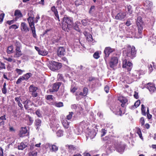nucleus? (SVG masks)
Returning <instances> with one entry per match:
<instances>
[{"label": "nucleus", "mask_w": 156, "mask_h": 156, "mask_svg": "<svg viewBox=\"0 0 156 156\" xmlns=\"http://www.w3.org/2000/svg\"><path fill=\"white\" fill-rule=\"evenodd\" d=\"M123 49L124 50L123 51V54L125 57L133 59L136 56V51L134 46L131 47L129 45H127Z\"/></svg>", "instance_id": "f257e3e1"}, {"label": "nucleus", "mask_w": 156, "mask_h": 156, "mask_svg": "<svg viewBox=\"0 0 156 156\" xmlns=\"http://www.w3.org/2000/svg\"><path fill=\"white\" fill-rule=\"evenodd\" d=\"M136 24L138 27V33L139 35H141L142 33L143 23L140 16L137 17Z\"/></svg>", "instance_id": "f03ea898"}, {"label": "nucleus", "mask_w": 156, "mask_h": 156, "mask_svg": "<svg viewBox=\"0 0 156 156\" xmlns=\"http://www.w3.org/2000/svg\"><path fill=\"white\" fill-rule=\"evenodd\" d=\"M61 66V63L52 61L51 62L50 68L51 70L55 71L59 69Z\"/></svg>", "instance_id": "7ed1b4c3"}, {"label": "nucleus", "mask_w": 156, "mask_h": 156, "mask_svg": "<svg viewBox=\"0 0 156 156\" xmlns=\"http://www.w3.org/2000/svg\"><path fill=\"white\" fill-rule=\"evenodd\" d=\"M122 67L126 69L128 71H130L132 68L133 64L129 61H127L126 59H124L122 62Z\"/></svg>", "instance_id": "20e7f679"}, {"label": "nucleus", "mask_w": 156, "mask_h": 156, "mask_svg": "<svg viewBox=\"0 0 156 156\" xmlns=\"http://www.w3.org/2000/svg\"><path fill=\"white\" fill-rule=\"evenodd\" d=\"M38 88L33 85H31L29 88V91L33 97H36L37 96V91Z\"/></svg>", "instance_id": "39448f33"}, {"label": "nucleus", "mask_w": 156, "mask_h": 156, "mask_svg": "<svg viewBox=\"0 0 156 156\" xmlns=\"http://www.w3.org/2000/svg\"><path fill=\"white\" fill-rule=\"evenodd\" d=\"M111 109L115 114L120 115H122V112L120 110L119 106L118 105H116L112 106Z\"/></svg>", "instance_id": "423d86ee"}, {"label": "nucleus", "mask_w": 156, "mask_h": 156, "mask_svg": "<svg viewBox=\"0 0 156 156\" xmlns=\"http://www.w3.org/2000/svg\"><path fill=\"white\" fill-rule=\"evenodd\" d=\"M110 62V67L113 68L116 66L118 62V59L117 57L112 56L111 58Z\"/></svg>", "instance_id": "0eeeda50"}, {"label": "nucleus", "mask_w": 156, "mask_h": 156, "mask_svg": "<svg viewBox=\"0 0 156 156\" xmlns=\"http://www.w3.org/2000/svg\"><path fill=\"white\" fill-rule=\"evenodd\" d=\"M147 88L149 90L151 94H152L156 91V88L154 84L148 83L146 86Z\"/></svg>", "instance_id": "6e6552de"}, {"label": "nucleus", "mask_w": 156, "mask_h": 156, "mask_svg": "<svg viewBox=\"0 0 156 156\" xmlns=\"http://www.w3.org/2000/svg\"><path fill=\"white\" fill-rule=\"evenodd\" d=\"M115 49L114 48H112L110 47H106L105 48L104 52L106 57H108L110 54L114 51Z\"/></svg>", "instance_id": "1a4fd4ad"}, {"label": "nucleus", "mask_w": 156, "mask_h": 156, "mask_svg": "<svg viewBox=\"0 0 156 156\" xmlns=\"http://www.w3.org/2000/svg\"><path fill=\"white\" fill-rule=\"evenodd\" d=\"M126 15V13L125 12H120L117 14L115 16V19L119 20H122L124 19Z\"/></svg>", "instance_id": "9d476101"}, {"label": "nucleus", "mask_w": 156, "mask_h": 156, "mask_svg": "<svg viewBox=\"0 0 156 156\" xmlns=\"http://www.w3.org/2000/svg\"><path fill=\"white\" fill-rule=\"evenodd\" d=\"M118 100L121 103V105L122 107H125L127 104L128 100L125 97H120L119 98Z\"/></svg>", "instance_id": "9b49d317"}, {"label": "nucleus", "mask_w": 156, "mask_h": 156, "mask_svg": "<svg viewBox=\"0 0 156 156\" xmlns=\"http://www.w3.org/2000/svg\"><path fill=\"white\" fill-rule=\"evenodd\" d=\"M96 134V133L94 130L91 131H88L86 135V138L87 139L89 138H90L91 139H93L95 137Z\"/></svg>", "instance_id": "f8f14e48"}, {"label": "nucleus", "mask_w": 156, "mask_h": 156, "mask_svg": "<svg viewBox=\"0 0 156 156\" xmlns=\"http://www.w3.org/2000/svg\"><path fill=\"white\" fill-rule=\"evenodd\" d=\"M24 104V107L26 109H30L33 103L29 100H26L23 103Z\"/></svg>", "instance_id": "ddd939ff"}, {"label": "nucleus", "mask_w": 156, "mask_h": 156, "mask_svg": "<svg viewBox=\"0 0 156 156\" xmlns=\"http://www.w3.org/2000/svg\"><path fill=\"white\" fill-rule=\"evenodd\" d=\"M63 23L67 24L68 25H72L73 20L70 17H64L63 18Z\"/></svg>", "instance_id": "4468645a"}, {"label": "nucleus", "mask_w": 156, "mask_h": 156, "mask_svg": "<svg viewBox=\"0 0 156 156\" xmlns=\"http://www.w3.org/2000/svg\"><path fill=\"white\" fill-rule=\"evenodd\" d=\"M57 54L59 57H61L65 54V49L63 47L59 48L57 51Z\"/></svg>", "instance_id": "2eb2a0df"}, {"label": "nucleus", "mask_w": 156, "mask_h": 156, "mask_svg": "<svg viewBox=\"0 0 156 156\" xmlns=\"http://www.w3.org/2000/svg\"><path fill=\"white\" fill-rule=\"evenodd\" d=\"M51 11L53 12L56 18H55V19H57V20H58V21H60V19L59 18V16L58 14V12L57 11V9L56 8L55 6H54L51 7Z\"/></svg>", "instance_id": "dca6fc26"}, {"label": "nucleus", "mask_w": 156, "mask_h": 156, "mask_svg": "<svg viewBox=\"0 0 156 156\" xmlns=\"http://www.w3.org/2000/svg\"><path fill=\"white\" fill-rule=\"evenodd\" d=\"M62 29L68 32L69 30L72 27V25H68L67 24H66L62 22Z\"/></svg>", "instance_id": "f3484780"}, {"label": "nucleus", "mask_w": 156, "mask_h": 156, "mask_svg": "<svg viewBox=\"0 0 156 156\" xmlns=\"http://www.w3.org/2000/svg\"><path fill=\"white\" fill-rule=\"evenodd\" d=\"M21 30L25 32H27L29 31L27 24L23 22L21 23Z\"/></svg>", "instance_id": "a211bd4d"}, {"label": "nucleus", "mask_w": 156, "mask_h": 156, "mask_svg": "<svg viewBox=\"0 0 156 156\" xmlns=\"http://www.w3.org/2000/svg\"><path fill=\"white\" fill-rule=\"evenodd\" d=\"M115 148L117 151L119 152H123L125 148L123 145L120 144H117V146H115Z\"/></svg>", "instance_id": "6ab92c4d"}, {"label": "nucleus", "mask_w": 156, "mask_h": 156, "mask_svg": "<svg viewBox=\"0 0 156 156\" xmlns=\"http://www.w3.org/2000/svg\"><path fill=\"white\" fill-rule=\"evenodd\" d=\"M46 146L49 147L52 152H56L58 150V147L55 145H52L51 146L49 144H46Z\"/></svg>", "instance_id": "aec40b11"}, {"label": "nucleus", "mask_w": 156, "mask_h": 156, "mask_svg": "<svg viewBox=\"0 0 156 156\" xmlns=\"http://www.w3.org/2000/svg\"><path fill=\"white\" fill-rule=\"evenodd\" d=\"M83 34L86 37L87 40L88 42H91L93 41L92 36L90 34L86 32H84Z\"/></svg>", "instance_id": "412c9836"}, {"label": "nucleus", "mask_w": 156, "mask_h": 156, "mask_svg": "<svg viewBox=\"0 0 156 156\" xmlns=\"http://www.w3.org/2000/svg\"><path fill=\"white\" fill-rule=\"evenodd\" d=\"M61 83L60 82H58L53 84V87L52 92L57 91L58 90Z\"/></svg>", "instance_id": "4be33fe9"}, {"label": "nucleus", "mask_w": 156, "mask_h": 156, "mask_svg": "<svg viewBox=\"0 0 156 156\" xmlns=\"http://www.w3.org/2000/svg\"><path fill=\"white\" fill-rule=\"evenodd\" d=\"M14 15L16 16L15 20L16 21L19 18L22 16V14L19 10H16L15 12Z\"/></svg>", "instance_id": "5701e85b"}, {"label": "nucleus", "mask_w": 156, "mask_h": 156, "mask_svg": "<svg viewBox=\"0 0 156 156\" xmlns=\"http://www.w3.org/2000/svg\"><path fill=\"white\" fill-rule=\"evenodd\" d=\"M34 17L30 16L27 19V20L30 27H32L33 26L34 27Z\"/></svg>", "instance_id": "b1692460"}, {"label": "nucleus", "mask_w": 156, "mask_h": 156, "mask_svg": "<svg viewBox=\"0 0 156 156\" xmlns=\"http://www.w3.org/2000/svg\"><path fill=\"white\" fill-rule=\"evenodd\" d=\"M27 129L26 127H25L22 128L20 130V132L19 135L20 136H23L24 134L27 133Z\"/></svg>", "instance_id": "393cba45"}, {"label": "nucleus", "mask_w": 156, "mask_h": 156, "mask_svg": "<svg viewBox=\"0 0 156 156\" xmlns=\"http://www.w3.org/2000/svg\"><path fill=\"white\" fill-rule=\"evenodd\" d=\"M62 123L65 128H68L69 126V122L67 121L66 119H63L62 121Z\"/></svg>", "instance_id": "a878e982"}, {"label": "nucleus", "mask_w": 156, "mask_h": 156, "mask_svg": "<svg viewBox=\"0 0 156 156\" xmlns=\"http://www.w3.org/2000/svg\"><path fill=\"white\" fill-rule=\"evenodd\" d=\"M41 121L39 119H36L34 123L37 127V129H38L39 127L41 126Z\"/></svg>", "instance_id": "bb28decb"}, {"label": "nucleus", "mask_w": 156, "mask_h": 156, "mask_svg": "<svg viewBox=\"0 0 156 156\" xmlns=\"http://www.w3.org/2000/svg\"><path fill=\"white\" fill-rule=\"evenodd\" d=\"M53 105L58 108H60L63 106V103L61 102H55L53 104Z\"/></svg>", "instance_id": "cd10ccee"}, {"label": "nucleus", "mask_w": 156, "mask_h": 156, "mask_svg": "<svg viewBox=\"0 0 156 156\" xmlns=\"http://www.w3.org/2000/svg\"><path fill=\"white\" fill-rule=\"evenodd\" d=\"M27 147V145L24 143L21 142L18 146L19 150H23Z\"/></svg>", "instance_id": "c85d7f7f"}, {"label": "nucleus", "mask_w": 156, "mask_h": 156, "mask_svg": "<svg viewBox=\"0 0 156 156\" xmlns=\"http://www.w3.org/2000/svg\"><path fill=\"white\" fill-rule=\"evenodd\" d=\"M76 99L77 100L81 99L83 97L85 96L84 95H83L82 92H80L79 94H78L77 93H76Z\"/></svg>", "instance_id": "c756f323"}, {"label": "nucleus", "mask_w": 156, "mask_h": 156, "mask_svg": "<svg viewBox=\"0 0 156 156\" xmlns=\"http://www.w3.org/2000/svg\"><path fill=\"white\" fill-rule=\"evenodd\" d=\"M149 40L152 43H156V36L154 34H152L150 37Z\"/></svg>", "instance_id": "7c9ffc66"}, {"label": "nucleus", "mask_w": 156, "mask_h": 156, "mask_svg": "<svg viewBox=\"0 0 156 156\" xmlns=\"http://www.w3.org/2000/svg\"><path fill=\"white\" fill-rule=\"evenodd\" d=\"M32 74L31 73H26L25 75H24L22 76L24 80H28L31 76Z\"/></svg>", "instance_id": "2f4dec72"}, {"label": "nucleus", "mask_w": 156, "mask_h": 156, "mask_svg": "<svg viewBox=\"0 0 156 156\" xmlns=\"http://www.w3.org/2000/svg\"><path fill=\"white\" fill-rule=\"evenodd\" d=\"M66 147H68L69 151L70 152H72L76 149V148L73 145H66Z\"/></svg>", "instance_id": "473e14b6"}, {"label": "nucleus", "mask_w": 156, "mask_h": 156, "mask_svg": "<svg viewBox=\"0 0 156 156\" xmlns=\"http://www.w3.org/2000/svg\"><path fill=\"white\" fill-rule=\"evenodd\" d=\"M48 53V51L43 49H40L38 53L39 55L43 56L46 55H47Z\"/></svg>", "instance_id": "72a5a7b5"}, {"label": "nucleus", "mask_w": 156, "mask_h": 156, "mask_svg": "<svg viewBox=\"0 0 156 156\" xmlns=\"http://www.w3.org/2000/svg\"><path fill=\"white\" fill-rule=\"evenodd\" d=\"M6 84L5 82L4 83L3 87L2 89V92L3 94H5L7 93V89L6 88Z\"/></svg>", "instance_id": "f704fd0d"}, {"label": "nucleus", "mask_w": 156, "mask_h": 156, "mask_svg": "<svg viewBox=\"0 0 156 156\" xmlns=\"http://www.w3.org/2000/svg\"><path fill=\"white\" fill-rule=\"evenodd\" d=\"M140 103V101L139 100H137L135 102L134 105L131 108L132 109H133L137 108L139 106Z\"/></svg>", "instance_id": "c9c22d12"}, {"label": "nucleus", "mask_w": 156, "mask_h": 156, "mask_svg": "<svg viewBox=\"0 0 156 156\" xmlns=\"http://www.w3.org/2000/svg\"><path fill=\"white\" fill-rule=\"evenodd\" d=\"M22 55V51H16L14 55V57L15 58H18Z\"/></svg>", "instance_id": "e433bc0d"}, {"label": "nucleus", "mask_w": 156, "mask_h": 156, "mask_svg": "<svg viewBox=\"0 0 156 156\" xmlns=\"http://www.w3.org/2000/svg\"><path fill=\"white\" fill-rule=\"evenodd\" d=\"M152 64H150L149 66V70L150 73L153 71V68H155L156 67V66H155L154 64V63L153 62H152Z\"/></svg>", "instance_id": "4c0bfd02"}, {"label": "nucleus", "mask_w": 156, "mask_h": 156, "mask_svg": "<svg viewBox=\"0 0 156 156\" xmlns=\"http://www.w3.org/2000/svg\"><path fill=\"white\" fill-rule=\"evenodd\" d=\"M80 25V23H78L77 22L75 23L74 27V29L77 31H80V29L79 26Z\"/></svg>", "instance_id": "58836bf2"}, {"label": "nucleus", "mask_w": 156, "mask_h": 156, "mask_svg": "<svg viewBox=\"0 0 156 156\" xmlns=\"http://www.w3.org/2000/svg\"><path fill=\"white\" fill-rule=\"evenodd\" d=\"M127 10L128 11V13L129 14V15L130 16H132V14L133 10L132 9V7L130 5L128 6Z\"/></svg>", "instance_id": "ea45409f"}, {"label": "nucleus", "mask_w": 156, "mask_h": 156, "mask_svg": "<svg viewBox=\"0 0 156 156\" xmlns=\"http://www.w3.org/2000/svg\"><path fill=\"white\" fill-rule=\"evenodd\" d=\"M13 48L12 46H11L8 47L7 49V53L8 54H11L13 53Z\"/></svg>", "instance_id": "a19ab883"}, {"label": "nucleus", "mask_w": 156, "mask_h": 156, "mask_svg": "<svg viewBox=\"0 0 156 156\" xmlns=\"http://www.w3.org/2000/svg\"><path fill=\"white\" fill-rule=\"evenodd\" d=\"M30 28L32 31L33 37L34 38H36L37 35L36 34V31L35 27L33 26L32 27H30Z\"/></svg>", "instance_id": "79ce46f5"}, {"label": "nucleus", "mask_w": 156, "mask_h": 156, "mask_svg": "<svg viewBox=\"0 0 156 156\" xmlns=\"http://www.w3.org/2000/svg\"><path fill=\"white\" fill-rule=\"evenodd\" d=\"M4 59L10 62H16V60L15 59H13L11 58L4 57Z\"/></svg>", "instance_id": "37998d69"}, {"label": "nucleus", "mask_w": 156, "mask_h": 156, "mask_svg": "<svg viewBox=\"0 0 156 156\" xmlns=\"http://www.w3.org/2000/svg\"><path fill=\"white\" fill-rule=\"evenodd\" d=\"M15 71L19 75H21L23 73V72H24V70H22L21 69L17 68L16 69Z\"/></svg>", "instance_id": "c03bdc74"}, {"label": "nucleus", "mask_w": 156, "mask_h": 156, "mask_svg": "<svg viewBox=\"0 0 156 156\" xmlns=\"http://www.w3.org/2000/svg\"><path fill=\"white\" fill-rule=\"evenodd\" d=\"M63 131L62 130H59L57 131L56 134L58 137H61L63 135Z\"/></svg>", "instance_id": "a18cd8bd"}, {"label": "nucleus", "mask_w": 156, "mask_h": 156, "mask_svg": "<svg viewBox=\"0 0 156 156\" xmlns=\"http://www.w3.org/2000/svg\"><path fill=\"white\" fill-rule=\"evenodd\" d=\"M83 0H76L75 2V5L76 6H78L82 4V1Z\"/></svg>", "instance_id": "49530a36"}, {"label": "nucleus", "mask_w": 156, "mask_h": 156, "mask_svg": "<svg viewBox=\"0 0 156 156\" xmlns=\"http://www.w3.org/2000/svg\"><path fill=\"white\" fill-rule=\"evenodd\" d=\"M29 156H37V152L36 151H32L30 152L29 153Z\"/></svg>", "instance_id": "de8ad7c7"}, {"label": "nucleus", "mask_w": 156, "mask_h": 156, "mask_svg": "<svg viewBox=\"0 0 156 156\" xmlns=\"http://www.w3.org/2000/svg\"><path fill=\"white\" fill-rule=\"evenodd\" d=\"M73 114V112H69V114L66 116V119L68 120L70 119H71Z\"/></svg>", "instance_id": "09e8293b"}, {"label": "nucleus", "mask_w": 156, "mask_h": 156, "mask_svg": "<svg viewBox=\"0 0 156 156\" xmlns=\"http://www.w3.org/2000/svg\"><path fill=\"white\" fill-rule=\"evenodd\" d=\"M2 69H5V65L4 63L0 61V70Z\"/></svg>", "instance_id": "8fccbe9b"}, {"label": "nucleus", "mask_w": 156, "mask_h": 156, "mask_svg": "<svg viewBox=\"0 0 156 156\" xmlns=\"http://www.w3.org/2000/svg\"><path fill=\"white\" fill-rule=\"evenodd\" d=\"M81 22L82 23V24L84 26H85L88 25L89 23L88 22V21H87L86 20H83L81 21Z\"/></svg>", "instance_id": "3c124183"}, {"label": "nucleus", "mask_w": 156, "mask_h": 156, "mask_svg": "<svg viewBox=\"0 0 156 156\" xmlns=\"http://www.w3.org/2000/svg\"><path fill=\"white\" fill-rule=\"evenodd\" d=\"M88 91V89L86 87H84L83 89V95H84V96H86L87 94V93Z\"/></svg>", "instance_id": "603ef678"}, {"label": "nucleus", "mask_w": 156, "mask_h": 156, "mask_svg": "<svg viewBox=\"0 0 156 156\" xmlns=\"http://www.w3.org/2000/svg\"><path fill=\"white\" fill-rule=\"evenodd\" d=\"M36 114L38 117H42L41 113H40V110L39 109L37 110L36 112Z\"/></svg>", "instance_id": "864d4df0"}, {"label": "nucleus", "mask_w": 156, "mask_h": 156, "mask_svg": "<svg viewBox=\"0 0 156 156\" xmlns=\"http://www.w3.org/2000/svg\"><path fill=\"white\" fill-rule=\"evenodd\" d=\"M24 80L22 76L20 77L17 80L16 82V83L17 84H18L20 83L22 81Z\"/></svg>", "instance_id": "5fc2aeb1"}, {"label": "nucleus", "mask_w": 156, "mask_h": 156, "mask_svg": "<svg viewBox=\"0 0 156 156\" xmlns=\"http://www.w3.org/2000/svg\"><path fill=\"white\" fill-rule=\"evenodd\" d=\"M19 27V26H17L16 25H13L12 26H10L9 27V29H16L17 28H18Z\"/></svg>", "instance_id": "6e6d98bb"}, {"label": "nucleus", "mask_w": 156, "mask_h": 156, "mask_svg": "<svg viewBox=\"0 0 156 156\" xmlns=\"http://www.w3.org/2000/svg\"><path fill=\"white\" fill-rule=\"evenodd\" d=\"M57 78L58 80H62L63 79V76L61 74H58Z\"/></svg>", "instance_id": "4d7b16f0"}, {"label": "nucleus", "mask_w": 156, "mask_h": 156, "mask_svg": "<svg viewBox=\"0 0 156 156\" xmlns=\"http://www.w3.org/2000/svg\"><path fill=\"white\" fill-rule=\"evenodd\" d=\"M4 16V14L2 13L0 15V23H1L3 19V18Z\"/></svg>", "instance_id": "13d9d810"}, {"label": "nucleus", "mask_w": 156, "mask_h": 156, "mask_svg": "<svg viewBox=\"0 0 156 156\" xmlns=\"http://www.w3.org/2000/svg\"><path fill=\"white\" fill-rule=\"evenodd\" d=\"M104 90L107 93H108L109 90V87L107 85H106L104 87Z\"/></svg>", "instance_id": "bf43d9fd"}, {"label": "nucleus", "mask_w": 156, "mask_h": 156, "mask_svg": "<svg viewBox=\"0 0 156 156\" xmlns=\"http://www.w3.org/2000/svg\"><path fill=\"white\" fill-rule=\"evenodd\" d=\"M95 10V6H92L90 7L89 12L90 13H92Z\"/></svg>", "instance_id": "052dcab7"}, {"label": "nucleus", "mask_w": 156, "mask_h": 156, "mask_svg": "<svg viewBox=\"0 0 156 156\" xmlns=\"http://www.w3.org/2000/svg\"><path fill=\"white\" fill-rule=\"evenodd\" d=\"M137 133L138 134V135L140 137L141 139H143V137L142 136V134L141 131L140 130V129H139L137 131Z\"/></svg>", "instance_id": "680f3d73"}, {"label": "nucleus", "mask_w": 156, "mask_h": 156, "mask_svg": "<svg viewBox=\"0 0 156 156\" xmlns=\"http://www.w3.org/2000/svg\"><path fill=\"white\" fill-rule=\"evenodd\" d=\"M46 99L47 100L51 101L53 99L52 95H49L47 96Z\"/></svg>", "instance_id": "e2e57ef3"}, {"label": "nucleus", "mask_w": 156, "mask_h": 156, "mask_svg": "<svg viewBox=\"0 0 156 156\" xmlns=\"http://www.w3.org/2000/svg\"><path fill=\"white\" fill-rule=\"evenodd\" d=\"M132 24L131 23V21H130V20L129 19H128L127 20L125 24L127 26H129L131 25Z\"/></svg>", "instance_id": "0e129e2a"}, {"label": "nucleus", "mask_w": 156, "mask_h": 156, "mask_svg": "<svg viewBox=\"0 0 156 156\" xmlns=\"http://www.w3.org/2000/svg\"><path fill=\"white\" fill-rule=\"evenodd\" d=\"M140 121L141 125L143 126L144 123V120L143 117H142L140 119Z\"/></svg>", "instance_id": "69168bd1"}, {"label": "nucleus", "mask_w": 156, "mask_h": 156, "mask_svg": "<svg viewBox=\"0 0 156 156\" xmlns=\"http://www.w3.org/2000/svg\"><path fill=\"white\" fill-rule=\"evenodd\" d=\"M77 107L78 106H77L76 105L74 104L71 105V108L72 109L76 110L77 108Z\"/></svg>", "instance_id": "338daca9"}, {"label": "nucleus", "mask_w": 156, "mask_h": 156, "mask_svg": "<svg viewBox=\"0 0 156 156\" xmlns=\"http://www.w3.org/2000/svg\"><path fill=\"white\" fill-rule=\"evenodd\" d=\"M101 133L102 134L101 135V136H104L106 133V130L105 129H102L101 130Z\"/></svg>", "instance_id": "774afa93"}]
</instances>
